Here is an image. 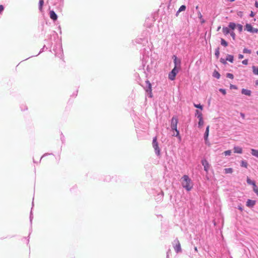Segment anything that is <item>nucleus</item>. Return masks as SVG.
<instances>
[{
  "instance_id": "obj_47",
  "label": "nucleus",
  "mask_w": 258,
  "mask_h": 258,
  "mask_svg": "<svg viewBox=\"0 0 258 258\" xmlns=\"http://www.w3.org/2000/svg\"><path fill=\"white\" fill-rule=\"evenodd\" d=\"M256 54L258 55V50L256 51Z\"/></svg>"
},
{
  "instance_id": "obj_38",
  "label": "nucleus",
  "mask_w": 258,
  "mask_h": 258,
  "mask_svg": "<svg viewBox=\"0 0 258 258\" xmlns=\"http://www.w3.org/2000/svg\"><path fill=\"white\" fill-rule=\"evenodd\" d=\"M242 63L243 64L247 65L248 64V60L247 59H244L242 61Z\"/></svg>"
},
{
  "instance_id": "obj_41",
  "label": "nucleus",
  "mask_w": 258,
  "mask_h": 258,
  "mask_svg": "<svg viewBox=\"0 0 258 258\" xmlns=\"http://www.w3.org/2000/svg\"><path fill=\"white\" fill-rule=\"evenodd\" d=\"M231 35L232 36V37H233V39H234V37H235V34H234V33L232 32V33H231Z\"/></svg>"
},
{
  "instance_id": "obj_26",
  "label": "nucleus",
  "mask_w": 258,
  "mask_h": 258,
  "mask_svg": "<svg viewBox=\"0 0 258 258\" xmlns=\"http://www.w3.org/2000/svg\"><path fill=\"white\" fill-rule=\"evenodd\" d=\"M44 4L43 0H39V10L42 11V7Z\"/></svg>"
},
{
  "instance_id": "obj_8",
  "label": "nucleus",
  "mask_w": 258,
  "mask_h": 258,
  "mask_svg": "<svg viewBox=\"0 0 258 258\" xmlns=\"http://www.w3.org/2000/svg\"><path fill=\"white\" fill-rule=\"evenodd\" d=\"M203 166L204 167V170L208 172L210 168V165L208 161L206 159H203L201 161Z\"/></svg>"
},
{
  "instance_id": "obj_2",
  "label": "nucleus",
  "mask_w": 258,
  "mask_h": 258,
  "mask_svg": "<svg viewBox=\"0 0 258 258\" xmlns=\"http://www.w3.org/2000/svg\"><path fill=\"white\" fill-rule=\"evenodd\" d=\"M178 123V118L176 116H173L171 120V128L172 130H174L176 134V135H173V136H175L178 138L179 140H181V137L179 135V132L177 129V125Z\"/></svg>"
},
{
  "instance_id": "obj_29",
  "label": "nucleus",
  "mask_w": 258,
  "mask_h": 258,
  "mask_svg": "<svg viewBox=\"0 0 258 258\" xmlns=\"http://www.w3.org/2000/svg\"><path fill=\"white\" fill-rule=\"evenodd\" d=\"M237 27L239 31V32H241L242 31L243 26L241 24L237 25Z\"/></svg>"
},
{
  "instance_id": "obj_31",
  "label": "nucleus",
  "mask_w": 258,
  "mask_h": 258,
  "mask_svg": "<svg viewBox=\"0 0 258 258\" xmlns=\"http://www.w3.org/2000/svg\"><path fill=\"white\" fill-rule=\"evenodd\" d=\"M201 115V117H203V115L201 112L199 111V110H196V115H197L198 118L199 119V115Z\"/></svg>"
},
{
  "instance_id": "obj_25",
  "label": "nucleus",
  "mask_w": 258,
  "mask_h": 258,
  "mask_svg": "<svg viewBox=\"0 0 258 258\" xmlns=\"http://www.w3.org/2000/svg\"><path fill=\"white\" fill-rule=\"evenodd\" d=\"M225 173H232L233 172V169L231 168H225L224 169Z\"/></svg>"
},
{
  "instance_id": "obj_45",
  "label": "nucleus",
  "mask_w": 258,
  "mask_h": 258,
  "mask_svg": "<svg viewBox=\"0 0 258 258\" xmlns=\"http://www.w3.org/2000/svg\"><path fill=\"white\" fill-rule=\"evenodd\" d=\"M195 250L196 251H198V249H197V247H195Z\"/></svg>"
},
{
  "instance_id": "obj_14",
  "label": "nucleus",
  "mask_w": 258,
  "mask_h": 258,
  "mask_svg": "<svg viewBox=\"0 0 258 258\" xmlns=\"http://www.w3.org/2000/svg\"><path fill=\"white\" fill-rule=\"evenodd\" d=\"M199 121L198 122L199 127L201 128L203 126L204 122L203 120V117H201L200 115H199Z\"/></svg>"
},
{
  "instance_id": "obj_27",
  "label": "nucleus",
  "mask_w": 258,
  "mask_h": 258,
  "mask_svg": "<svg viewBox=\"0 0 258 258\" xmlns=\"http://www.w3.org/2000/svg\"><path fill=\"white\" fill-rule=\"evenodd\" d=\"M221 44L225 47H226L228 45L227 42L223 38L221 40Z\"/></svg>"
},
{
  "instance_id": "obj_23",
  "label": "nucleus",
  "mask_w": 258,
  "mask_h": 258,
  "mask_svg": "<svg viewBox=\"0 0 258 258\" xmlns=\"http://www.w3.org/2000/svg\"><path fill=\"white\" fill-rule=\"evenodd\" d=\"M236 26H237V25H236V24L233 22H231L229 24V28L232 30H234L236 28Z\"/></svg>"
},
{
  "instance_id": "obj_7",
  "label": "nucleus",
  "mask_w": 258,
  "mask_h": 258,
  "mask_svg": "<svg viewBox=\"0 0 258 258\" xmlns=\"http://www.w3.org/2000/svg\"><path fill=\"white\" fill-rule=\"evenodd\" d=\"M146 83L147 84V87L145 89V90L147 92H148L150 94V97H152V85L150 82L147 80L146 81Z\"/></svg>"
},
{
  "instance_id": "obj_12",
  "label": "nucleus",
  "mask_w": 258,
  "mask_h": 258,
  "mask_svg": "<svg viewBox=\"0 0 258 258\" xmlns=\"http://www.w3.org/2000/svg\"><path fill=\"white\" fill-rule=\"evenodd\" d=\"M242 94L250 96L251 95V92L250 90L245 89H242L241 90Z\"/></svg>"
},
{
  "instance_id": "obj_28",
  "label": "nucleus",
  "mask_w": 258,
  "mask_h": 258,
  "mask_svg": "<svg viewBox=\"0 0 258 258\" xmlns=\"http://www.w3.org/2000/svg\"><path fill=\"white\" fill-rule=\"evenodd\" d=\"M215 54L218 58L220 55L219 48H218L216 49Z\"/></svg>"
},
{
  "instance_id": "obj_5",
  "label": "nucleus",
  "mask_w": 258,
  "mask_h": 258,
  "mask_svg": "<svg viewBox=\"0 0 258 258\" xmlns=\"http://www.w3.org/2000/svg\"><path fill=\"white\" fill-rule=\"evenodd\" d=\"M174 244L173 247H174V248L175 251L176 252V253L181 252V248L180 243L179 240L177 239H176L174 240Z\"/></svg>"
},
{
  "instance_id": "obj_33",
  "label": "nucleus",
  "mask_w": 258,
  "mask_h": 258,
  "mask_svg": "<svg viewBox=\"0 0 258 258\" xmlns=\"http://www.w3.org/2000/svg\"><path fill=\"white\" fill-rule=\"evenodd\" d=\"M243 53H249L250 54L251 53L250 50H249L247 48H244L243 50Z\"/></svg>"
},
{
  "instance_id": "obj_21",
  "label": "nucleus",
  "mask_w": 258,
  "mask_h": 258,
  "mask_svg": "<svg viewBox=\"0 0 258 258\" xmlns=\"http://www.w3.org/2000/svg\"><path fill=\"white\" fill-rule=\"evenodd\" d=\"M213 76L217 79H219L220 77V74L216 70L213 72Z\"/></svg>"
},
{
  "instance_id": "obj_1",
  "label": "nucleus",
  "mask_w": 258,
  "mask_h": 258,
  "mask_svg": "<svg viewBox=\"0 0 258 258\" xmlns=\"http://www.w3.org/2000/svg\"><path fill=\"white\" fill-rule=\"evenodd\" d=\"M181 184L184 188L187 191H190L192 188V184L191 179L188 176L184 175L181 178Z\"/></svg>"
},
{
  "instance_id": "obj_40",
  "label": "nucleus",
  "mask_w": 258,
  "mask_h": 258,
  "mask_svg": "<svg viewBox=\"0 0 258 258\" xmlns=\"http://www.w3.org/2000/svg\"><path fill=\"white\" fill-rule=\"evenodd\" d=\"M243 58V55L242 54H239L238 55V58L239 59H242Z\"/></svg>"
},
{
  "instance_id": "obj_11",
  "label": "nucleus",
  "mask_w": 258,
  "mask_h": 258,
  "mask_svg": "<svg viewBox=\"0 0 258 258\" xmlns=\"http://www.w3.org/2000/svg\"><path fill=\"white\" fill-rule=\"evenodd\" d=\"M174 57V67H176V68H178V65L180 66V60H178L177 57L175 55L173 56Z\"/></svg>"
},
{
  "instance_id": "obj_4",
  "label": "nucleus",
  "mask_w": 258,
  "mask_h": 258,
  "mask_svg": "<svg viewBox=\"0 0 258 258\" xmlns=\"http://www.w3.org/2000/svg\"><path fill=\"white\" fill-rule=\"evenodd\" d=\"M152 145H153V147L154 148L156 154H157L158 155H159L160 154V148L158 146V144L157 142V138L156 137L154 138V139L153 140Z\"/></svg>"
},
{
  "instance_id": "obj_6",
  "label": "nucleus",
  "mask_w": 258,
  "mask_h": 258,
  "mask_svg": "<svg viewBox=\"0 0 258 258\" xmlns=\"http://www.w3.org/2000/svg\"><path fill=\"white\" fill-rule=\"evenodd\" d=\"M245 30H246L248 32L253 33H256L258 32V29L256 28H253L252 26L250 24H246L245 25Z\"/></svg>"
},
{
  "instance_id": "obj_35",
  "label": "nucleus",
  "mask_w": 258,
  "mask_h": 258,
  "mask_svg": "<svg viewBox=\"0 0 258 258\" xmlns=\"http://www.w3.org/2000/svg\"><path fill=\"white\" fill-rule=\"evenodd\" d=\"M253 191L257 194L258 196V187L256 185H255L253 187Z\"/></svg>"
},
{
  "instance_id": "obj_37",
  "label": "nucleus",
  "mask_w": 258,
  "mask_h": 258,
  "mask_svg": "<svg viewBox=\"0 0 258 258\" xmlns=\"http://www.w3.org/2000/svg\"><path fill=\"white\" fill-rule=\"evenodd\" d=\"M230 89H237V87L234 85H232V84H231L230 86Z\"/></svg>"
},
{
  "instance_id": "obj_15",
  "label": "nucleus",
  "mask_w": 258,
  "mask_h": 258,
  "mask_svg": "<svg viewBox=\"0 0 258 258\" xmlns=\"http://www.w3.org/2000/svg\"><path fill=\"white\" fill-rule=\"evenodd\" d=\"M186 9V7L184 5H182L180 6V7L179 8L178 10L177 11L176 16H177L178 15V14L182 11H184Z\"/></svg>"
},
{
  "instance_id": "obj_44",
  "label": "nucleus",
  "mask_w": 258,
  "mask_h": 258,
  "mask_svg": "<svg viewBox=\"0 0 258 258\" xmlns=\"http://www.w3.org/2000/svg\"><path fill=\"white\" fill-rule=\"evenodd\" d=\"M253 16H254V15H253V13L251 12V14H250V16L251 17H253Z\"/></svg>"
},
{
  "instance_id": "obj_17",
  "label": "nucleus",
  "mask_w": 258,
  "mask_h": 258,
  "mask_svg": "<svg viewBox=\"0 0 258 258\" xmlns=\"http://www.w3.org/2000/svg\"><path fill=\"white\" fill-rule=\"evenodd\" d=\"M233 56L232 55H230V54H228L227 55V57H226V60H228L231 62H233Z\"/></svg>"
},
{
  "instance_id": "obj_13",
  "label": "nucleus",
  "mask_w": 258,
  "mask_h": 258,
  "mask_svg": "<svg viewBox=\"0 0 258 258\" xmlns=\"http://www.w3.org/2000/svg\"><path fill=\"white\" fill-rule=\"evenodd\" d=\"M255 204V201L251 200H248L246 202V206L248 207H253Z\"/></svg>"
},
{
  "instance_id": "obj_3",
  "label": "nucleus",
  "mask_w": 258,
  "mask_h": 258,
  "mask_svg": "<svg viewBox=\"0 0 258 258\" xmlns=\"http://www.w3.org/2000/svg\"><path fill=\"white\" fill-rule=\"evenodd\" d=\"M179 68H176L174 67L171 72L168 75V78L171 81H173L175 79L176 75L178 72Z\"/></svg>"
},
{
  "instance_id": "obj_20",
  "label": "nucleus",
  "mask_w": 258,
  "mask_h": 258,
  "mask_svg": "<svg viewBox=\"0 0 258 258\" xmlns=\"http://www.w3.org/2000/svg\"><path fill=\"white\" fill-rule=\"evenodd\" d=\"M251 151L253 156L258 157V150L252 149Z\"/></svg>"
},
{
  "instance_id": "obj_34",
  "label": "nucleus",
  "mask_w": 258,
  "mask_h": 258,
  "mask_svg": "<svg viewBox=\"0 0 258 258\" xmlns=\"http://www.w3.org/2000/svg\"><path fill=\"white\" fill-rule=\"evenodd\" d=\"M226 76H227V77H228L229 78H230L231 79H233V78H234V76H233V74H232L231 73H227L226 74Z\"/></svg>"
},
{
  "instance_id": "obj_46",
  "label": "nucleus",
  "mask_w": 258,
  "mask_h": 258,
  "mask_svg": "<svg viewBox=\"0 0 258 258\" xmlns=\"http://www.w3.org/2000/svg\"><path fill=\"white\" fill-rule=\"evenodd\" d=\"M239 209L242 211V209L241 208H239Z\"/></svg>"
},
{
  "instance_id": "obj_36",
  "label": "nucleus",
  "mask_w": 258,
  "mask_h": 258,
  "mask_svg": "<svg viewBox=\"0 0 258 258\" xmlns=\"http://www.w3.org/2000/svg\"><path fill=\"white\" fill-rule=\"evenodd\" d=\"M219 91L221 92L223 95H225L226 94V90L224 89H220Z\"/></svg>"
},
{
  "instance_id": "obj_39",
  "label": "nucleus",
  "mask_w": 258,
  "mask_h": 258,
  "mask_svg": "<svg viewBox=\"0 0 258 258\" xmlns=\"http://www.w3.org/2000/svg\"><path fill=\"white\" fill-rule=\"evenodd\" d=\"M220 61H221L222 63H224V64H226V60H225V59H223V58H221V59H220Z\"/></svg>"
},
{
  "instance_id": "obj_42",
  "label": "nucleus",
  "mask_w": 258,
  "mask_h": 258,
  "mask_svg": "<svg viewBox=\"0 0 258 258\" xmlns=\"http://www.w3.org/2000/svg\"><path fill=\"white\" fill-rule=\"evenodd\" d=\"M255 6L258 8V2L257 1H256L255 2Z\"/></svg>"
},
{
  "instance_id": "obj_43",
  "label": "nucleus",
  "mask_w": 258,
  "mask_h": 258,
  "mask_svg": "<svg viewBox=\"0 0 258 258\" xmlns=\"http://www.w3.org/2000/svg\"><path fill=\"white\" fill-rule=\"evenodd\" d=\"M255 84L258 86V80L255 81Z\"/></svg>"
},
{
  "instance_id": "obj_9",
  "label": "nucleus",
  "mask_w": 258,
  "mask_h": 258,
  "mask_svg": "<svg viewBox=\"0 0 258 258\" xmlns=\"http://www.w3.org/2000/svg\"><path fill=\"white\" fill-rule=\"evenodd\" d=\"M50 18L53 21H56L57 19V16L53 11H50L49 12Z\"/></svg>"
},
{
  "instance_id": "obj_19",
  "label": "nucleus",
  "mask_w": 258,
  "mask_h": 258,
  "mask_svg": "<svg viewBox=\"0 0 258 258\" xmlns=\"http://www.w3.org/2000/svg\"><path fill=\"white\" fill-rule=\"evenodd\" d=\"M252 69L253 73L254 75H258V67L253 66Z\"/></svg>"
},
{
  "instance_id": "obj_30",
  "label": "nucleus",
  "mask_w": 258,
  "mask_h": 258,
  "mask_svg": "<svg viewBox=\"0 0 258 258\" xmlns=\"http://www.w3.org/2000/svg\"><path fill=\"white\" fill-rule=\"evenodd\" d=\"M194 106L196 108H199L201 110L203 109V106L201 105L200 104H194Z\"/></svg>"
},
{
  "instance_id": "obj_18",
  "label": "nucleus",
  "mask_w": 258,
  "mask_h": 258,
  "mask_svg": "<svg viewBox=\"0 0 258 258\" xmlns=\"http://www.w3.org/2000/svg\"><path fill=\"white\" fill-rule=\"evenodd\" d=\"M247 182L249 184H252L253 185V187L256 185L254 181H252L249 177H247Z\"/></svg>"
},
{
  "instance_id": "obj_22",
  "label": "nucleus",
  "mask_w": 258,
  "mask_h": 258,
  "mask_svg": "<svg viewBox=\"0 0 258 258\" xmlns=\"http://www.w3.org/2000/svg\"><path fill=\"white\" fill-rule=\"evenodd\" d=\"M222 30L224 34L225 35L228 34L230 32L229 29L228 27H223Z\"/></svg>"
},
{
  "instance_id": "obj_24",
  "label": "nucleus",
  "mask_w": 258,
  "mask_h": 258,
  "mask_svg": "<svg viewBox=\"0 0 258 258\" xmlns=\"http://www.w3.org/2000/svg\"><path fill=\"white\" fill-rule=\"evenodd\" d=\"M241 166L245 168H247L248 164L246 161L242 160L241 162Z\"/></svg>"
},
{
  "instance_id": "obj_32",
  "label": "nucleus",
  "mask_w": 258,
  "mask_h": 258,
  "mask_svg": "<svg viewBox=\"0 0 258 258\" xmlns=\"http://www.w3.org/2000/svg\"><path fill=\"white\" fill-rule=\"evenodd\" d=\"M231 152L230 150H227V151H226L224 152V154L225 155V156H229V155H231Z\"/></svg>"
},
{
  "instance_id": "obj_10",
  "label": "nucleus",
  "mask_w": 258,
  "mask_h": 258,
  "mask_svg": "<svg viewBox=\"0 0 258 258\" xmlns=\"http://www.w3.org/2000/svg\"><path fill=\"white\" fill-rule=\"evenodd\" d=\"M209 128H210V126L208 125L206 128V132H205V133L204 135V139H205L206 143H207V142H208V138L209 133Z\"/></svg>"
},
{
  "instance_id": "obj_16",
  "label": "nucleus",
  "mask_w": 258,
  "mask_h": 258,
  "mask_svg": "<svg viewBox=\"0 0 258 258\" xmlns=\"http://www.w3.org/2000/svg\"><path fill=\"white\" fill-rule=\"evenodd\" d=\"M234 152L235 153L241 154L242 152V148L239 147H235L234 148Z\"/></svg>"
}]
</instances>
